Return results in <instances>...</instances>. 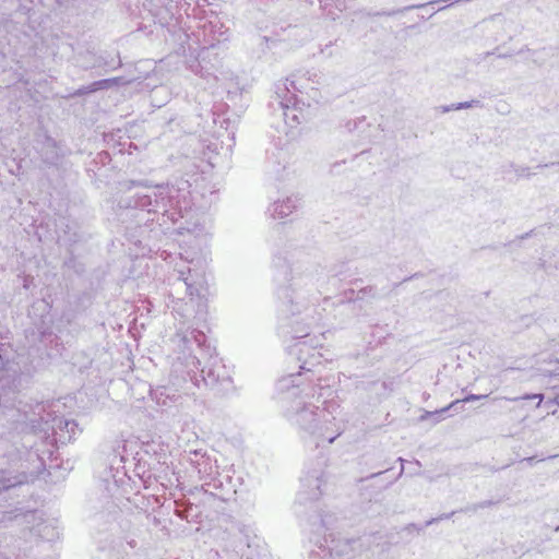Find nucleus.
<instances>
[{"mask_svg":"<svg viewBox=\"0 0 559 559\" xmlns=\"http://www.w3.org/2000/svg\"><path fill=\"white\" fill-rule=\"evenodd\" d=\"M286 278L288 285L278 292L281 300L280 313L283 319L292 320V337L304 340L297 342L292 352L301 362L300 369L312 372L311 367L320 364L322 355L317 350L322 346L321 334L310 336V330L317 325L322 313L316 306L319 299L318 282L322 269L319 265L295 262L288 266Z\"/></svg>","mask_w":559,"mask_h":559,"instance_id":"1","label":"nucleus"},{"mask_svg":"<svg viewBox=\"0 0 559 559\" xmlns=\"http://www.w3.org/2000/svg\"><path fill=\"white\" fill-rule=\"evenodd\" d=\"M300 378L301 374H289L277 383L284 417L305 442L316 448L332 444L344 431L333 415L335 404L329 401L334 390L329 383L322 384L321 379L313 383Z\"/></svg>","mask_w":559,"mask_h":559,"instance_id":"2","label":"nucleus"},{"mask_svg":"<svg viewBox=\"0 0 559 559\" xmlns=\"http://www.w3.org/2000/svg\"><path fill=\"white\" fill-rule=\"evenodd\" d=\"M178 350L177 360L187 369L195 386L202 384L217 393L225 394L233 389V379L222 364L215 348L206 344L205 334L198 329H179L171 337Z\"/></svg>","mask_w":559,"mask_h":559,"instance_id":"3","label":"nucleus"},{"mask_svg":"<svg viewBox=\"0 0 559 559\" xmlns=\"http://www.w3.org/2000/svg\"><path fill=\"white\" fill-rule=\"evenodd\" d=\"M133 188L148 189L146 192L136 191L133 194L122 197L119 205L126 209H141L147 212H168L169 209H179L181 211V202L186 200V195L181 192L185 188L175 185H157L153 189L148 186L147 180H130L121 183V191L130 193Z\"/></svg>","mask_w":559,"mask_h":559,"instance_id":"4","label":"nucleus"},{"mask_svg":"<svg viewBox=\"0 0 559 559\" xmlns=\"http://www.w3.org/2000/svg\"><path fill=\"white\" fill-rule=\"evenodd\" d=\"M323 75L317 71H298L293 73L282 84L276 85L275 100L283 111L285 120L289 118L292 112L293 120L299 123L297 110V99L295 93L308 94L309 91L317 92L318 87L323 84Z\"/></svg>","mask_w":559,"mask_h":559,"instance_id":"5","label":"nucleus"},{"mask_svg":"<svg viewBox=\"0 0 559 559\" xmlns=\"http://www.w3.org/2000/svg\"><path fill=\"white\" fill-rule=\"evenodd\" d=\"M185 290V294L189 298L191 308L194 311V320L198 322L204 321L207 313V287L205 285V278L203 271L195 267H188L185 270H177V277L173 283L171 295L180 294Z\"/></svg>","mask_w":559,"mask_h":559,"instance_id":"6","label":"nucleus"},{"mask_svg":"<svg viewBox=\"0 0 559 559\" xmlns=\"http://www.w3.org/2000/svg\"><path fill=\"white\" fill-rule=\"evenodd\" d=\"M3 456L8 457V466H0V491L21 489L28 483L29 475L26 472V466L13 447H10Z\"/></svg>","mask_w":559,"mask_h":559,"instance_id":"7","label":"nucleus"},{"mask_svg":"<svg viewBox=\"0 0 559 559\" xmlns=\"http://www.w3.org/2000/svg\"><path fill=\"white\" fill-rule=\"evenodd\" d=\"M334 520L335 516L333 514H325L320 518L317 531H324V543L320 544V548H326L331 556L335 555L352 559L354 557L352 552L361 545L360 539H336L330 527Z\"/></svg>","mask_w":559,"mask_h":559,"instance_id":"8","label":"nucleus"},{"mask_svg":"<svg viewBox=\"0 0 559 559\" xmlns=\"http://www.w3.org/2000/svg\"><path fill=\"white\" fill-rule=\"evenodd\" d=\"M323 476L324 473L321 469H313L301 478V489L297 493L299 504H307L320 498L324 484Z\"/></svg>","mask_w":559,"mask_h":559,"instance_id":"9","label":"nucleus"},{"mask_svg":"<svg viewBox=\"0 0 559 559\" xmlns=\"http://www.w3.org/2000/svg\"><path fill=\"white\" fill-rule=\"evenodd\" d=\"M265 173L275 180H282L292 163V154L287 147H274L267 151Z\"/></svg>","mask_w":559,"mask_h":559,"instance_id":"10","label":"nucleus"},{"mask_svg":"<svg viewBox=\"0 0 559 559\" xmlns=\"http://www.w3.org/2000/svg\"><path fill=\"white\" fill-rule=\"evenodd\" d=\"M301 205L298 195H288L282 200L275 201L270 207L269 212L274 218H285L289 216Z\"/></svg>","mask_w":559,"mask_h":559,"instance_id":"11","label":"nucleus"},{"mask_svg":"<svg viewBox=\"0 0 559 559\" xmlns=\"http://www.w3.org/2000/svg\"><path fill=\"white\" fill-rule=\"evenodd\" d=\"M141 444L138 439L122 440L121 443L115 449L119 461L121 463L138 462L141 459L138 457L140 454Z\"/></svg>","mask_w":559,"mask_h":559,"instance_id":"12","label":"nucleus"},{"mask_svg":"<svg viewBox=\"0 0 559 559\" xmlns=\"http://www.w3.org/2000/svg\"><path fill=\"white\" fill-rule=\"evenodd\" d=\"M191 454H193L195 459L190 457V462L194 465L200 475L211 477L216 473L217 466L212 463L209 456L202 454L199 450L191 452Z\"/></svg>","mask_w":559,"mask_h":559,"instance_id":"13","label":"nucleus"},{"mask_svg":"<svg viewBox=\"0 0 559 559\" xmlns=\"http://www.w3.org/2000/svg\"><path fill=\"white\" fill-rule=\"evenodd\" d=\"M488 397V395L486 394H468L467 396H465L463 400H455L453 401L450 405H448L447 407H443L441 408L440 411H436V412H425V414L421 416V420H425L429 417H432L435 415H440V414H443L445 412H448L449 409H455L456 406L461 403H467V402H472V401H478V400H483V399H486Z\"/></svg>","mask_w":559,"mask_h":559,"instance_id":"14","label":"nucleus"},{"mask_svg":"<svg viewBox=\"0 0 559 559\" xmlns=\"http://www.w3.org/2000/svg\"><path fill=\"white\" fill-rule=\"evenodd\" d=\"M40 155L41 159L46 164L53 165L57 163L59 159V153L57 150V144L52 139L47 138L45 140Z\"/></svg>","mask_w":559,"mask_h":559,"instance_id":"15","label":"nucleus"},{"mask_svg":"<svg viewBox=\"0 0 559 559\" xmlns=\"http://www.w3.org/2000/svg\"><path fill=\"white\" fill-rule=\"evenodd\" d=\"M247 531H249V528L243 527L242 530H240V532L245 535V539H240L239 543L234 548V551L236 552L237 557L243 556L245 547H250L249 535Z\"/></svg>","mask_w":559,"mask_h":559,"instance_id":"16","label":"nucleus"},{"mask_svg":"<svg viewBox=\"0 0 559 559\" xmlns=\"http://www.w3.org/2000/svg\"><path fill=\"white\" fill-rule=\"evenodd\" d=\"M483 106H484L483 103L478 99H472L469 102H462V103L453 104V107L457 110L475 108V107L481 108Z\"/></svg>","mask_w":559,"mask_h":559,"instance_id":"17","label":"nucleus"},{"mask_svg":"<svg viewBox=\"0 0 559 559\" xmlns=\"http://www.w3.org/2000/svg\"><path fill=\"white\" fill-rule=\"evenodd\" d=\"M504 400H508V401H512V402H515V401H520V400H535V399H538V403H537V407L540 406L543 400H544V395L543 394H539V393H535V394H525L523 396H516V397H503Z\"/></svg>","mask_w":559,"mask_h":559,"instance_id":"18","label":"nucleus"},{"mask_svg":"<svg viewBox=\"0 0 559 559\" xmlns=\"http://www.w3.org/2000/svg\"><path fill=\"white\" fill-rule=\"evenodd\" d=\"M273 265L275 269H282L286 265V260L280 255L273 258Z\"/></svg>","mask_w":559,"mask_h":559,"instance_id":"19","label":"nucleus"},{"mask_svg":"<svg viewBox=\"0 0 559 559\" xmlns=\"http://www.w3.org/2000/svg\"><path fill=\"white\" fill-rule=\"evenodd\" d=\"M515 171H516L518 176H526V177L531 176L528 168H526V167L518 168Z\"/></svg>","mask_w":559,"mask_h":559,"instance_id":"20","label":"nucleus"},{"mask_svg":"<svg viewBox=\"0 0 559 559\" xmlns=\"http://www.w3.org/2000/svg\"><path fill=\"white\" fill-rule=\"evenodd\" d=\"M496 502L492 501V500H485V501H481L479 502V509H485V508H489L491 506H493Z\"/></svg>","mask_w":559,"mask_h":559,"instance_id":"21","label":"nucleus"},{"mask_svg":"<svg viewBox=\"0 0 559 559\" xmlns=\"http://www.w3.org/2000/svg\"><path fill=\"white\" fill-rule=\"evenodd\" d=\"M478 509H479V504L475 503V504H472V506H467L462 511H464V512H476Z\"/></svg>","mask_w":559,"mask_h":559,"instance_id":"22","label":"nucleus"},{"mask_svg":"<svg viewBox=\"0 0 559 559\" xmlns=\"http://www.w3.org/2000/svg\"><path fill=\"white\" fill-rule=\"evenodd\" d=\"M439 110L442 112V114H445V112H449L451 110H456L454 107H453V104L449 105V106H441L439 107Z\"/></svg>","mask_w":559,"mask_h":559,"instance_id":"23","label":"nucleus"},{"mask_svg":"<svg viewBox=\"0 0 559 559\" xmlns=\"http://www.w3.org/2000/svg\"><path fill=\"white\" fill-rule=\"evenodd\" d=\"M534 461H535V457H534V456H530V457H525V459H523L521 462H522V463H523V462H526V463H528L530 465H532V464L534 463Z\"/></svg>","mask_w":559,"mask_h":559,"instance_id":"24","label":"nucleus"},{"mask_svg":"<svg viewBox=\"0 0 559 559\" xmlns=\"http://www.w3.org/2000/svg\"><path fill=\"white\" fill-rule=\"evenodd\" d=\"M399 11H391V12H382L383 15H393L397 13ZM378 15H381V13H378Z\"/></svg>","mask_w":559,"mask_h":559,"instance_id":"25","label":"nucleus"},{"mask_svg":"<svg viewBox=\"0 0 559 559\" xmlns=\"http://www.w3.org/2000/svg\"><path fill=\"white\" fill-rule=\"evenodd\" d=\"M452 514H454V512L450 513V514H443L439 518V520H443V519H449Z\"/></svg>","mask_w":559,"mask_h":559,"instance_id":"26","label":"nucleus"},{"mask_svg":"<svg viewBox=\"0 0 559 559\" xmlns=\"http://www.w3.org/2000/svg\"><path fill=\"white\" fill-rule=\"evenodd\" d=\"M550 403L559 405V394L552 401H550Z\"/></svg>","mask_w":559,"mask_h":559,"instance_id":"27","label":"nucleus"},{"mask_svg":"<svg viewBox=\"0 0 559 559\" xmlns=\"http://www.w3.org/2000/svg\"><path fill=\"white\" fill-rule=\"evenodd\" d=\"M382 473H383V472H379V473L371 474V475L369 476V478L377 477V476L381 475Z\"/></svg>","mask_w":559,"mask_h":559,"instance_id":"28","label":"nucleus"},{"mask_svg":"<svg viewBox=\"0 0 559 559\" xmlns=\"http://www.w3.org/2000/svg\"><path fill=\"white\" fill-rule=\"evenodd\" d=\"M435 521H436V520H435V519H432V520L428 521V522L426 523V525H427V526H429V525H430V524H432Z\"/></svg>","mask_w":559,"mask_h":559,"instance_id":"29","label":"nucleus"},{"mask_svg":"<svg viewBox=\"0 0 559 559\" xmlns=\"http://www.w3.org/2000/svg\"><path fill=\"white\" fill-rule=\"evenodd\" d=\"M106 83H107V81H99V82H97L96 84H98V85H103V84H106Z\"/></svg>","mask_w":559,"mask_h":559,"instance_id":"30","label":"nucleus"},{"mask_svg":"<svg viewBox=\"0 0 559 559\" xmlns=\"http://www.w3.org/2000/svg\"><path fill=\"white\" fill-rule=\"evenodd\" d=\"M551 376L559 377V371L558 372L557 371L552 372Z\"/></svg>","mask_w":559,"mask_h":559,"instance_id":"31","label":"nucleus"},{"mask_svg":"<svg viewBox=\"0 0 559 559\" xmlns=\"http://www.w3.org/2000/svg\"><path fill=\"white\" fill-rule=\"evenodd\" d=\"M186 297H188V296L186 295L185 297H180V296L178 295V299H181V300H185V298H186Z\"/></svg>","mask_w":559,"mask_h":559,"instance_id":"32","label":"nucleus"},{"mask_svg":"<svg viewBox=\"0 0 559 559\" xmlns=\"http://www.w3.org/2000/svg\"><path fill=\"white\" fill-rule=\"evenodd\" d=\"M404 472V467L402 466L401 467V472H400V475H402V473Z\"/></svg>","mask_w":559,"mask_h":559,"instance_id":"33","label":"nucleus"},{"mask_svg":"<svg viewBox=\"0 0 559 559\" xmlns=\"http://www.w3.org/2000/svg\"><path fill=\"white\" fill-rule=\"evenodd\" d=\"M119 455H117V453L115 454V457H112V461H116V457H118Z\"/></svg>","mask_w":559,"mask_h":559,"instance_id":"34","label":"nucleus"},{"mask_svg":"<svg viewBox=\"0 0 559 559\" xmlns=\"http://www.w3.org/2000/svg\"><path fill=\"white\" fill-rule=\"evenodd\" d=\"M557 165H559V163H557Z\"/></svg>","mask_w":559,"mask_h":559,"instance_id":"35","label":"nucleus"},{"mask_svg":"<svg viewBox=\"0 0 559 559\" xmlns=\"http://www.w3.org/2000/svg\"><path fill=\"white\" fill-rule=\"evenodd\" d=\"M1 444H2V443L0 442V445H1Z\"/></svg>","mask_w":559,"mask_h":559,"instance_id":"36","label":"nucleus"}]
</instances>
